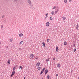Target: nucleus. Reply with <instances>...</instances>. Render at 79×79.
<instances>
[{
	"label": "nucleus",
	"mask_w": 79,
	"mask_h": 79,
	"mask_svg": "<svg viewBox=\"0 0 79 79\" xmlns=\"http://www.w3.org/2000/svg\"><path fill=\"white\" fill-rule=\"evenodd\" d=\"M33 58H34V55H33L32 54H31L30 56V60H32V59H33Z\"/></svg>",
	"instance_id": "obj_1"
},
{
	"label": "nucleus",
	"mask_w": 79,
	"mask_h": 79,
	"mask_svg": "<svg viewBox=\"0 0 79 79\" xmlns=\"http://www.w3.org/2000/svg\"><path fill=\"white\" fill-rule=\"evenodd\" d=\"M58 7L56 9H55V14H57V13H58V11H59V10L58 9Z\"/></svg>",
	"instance_id": "obj_2"
},
{
	"label": "nucleus",
	"mask_w": 79,
	"mask_h": 79,
	"mask_svg": "<svg viewBox=\"0 0 79 79\" xmlns=\"http://www.w3.org/2000/svg\"><path fill=\"white\" fill-rule=\"evenodd\" d=\"M27 2L30 5H32V2L31 0H28L27 1Z\"/></svg>",
	"instance_id": "obj_3"
},
{
	"label": "nucleus",
	"mask_w": 79,
	"mask_h": 79,
	"mask_svg": "<svg viewBox=\"0 0 79 79\" xmlns=\"http://www.w3.org/2000/svg\"><path fill=\"white\" fill-rule=\"evenodd\" d=\"M45 68H43V69L41 71V72L40 74V75H41V74H42V73H44V71H45Z\"/></svg>",
	"instance_id": "obj_4"
},
{
	"label": "nucleus",
	"mask_w": 79,
	"mask_h": 79,
	"mask_svg": "<svg viewBox=\"0 0 79 79\" xmlns=\"http://www.w3.org/2000/svg\"><path fill=\"white\" fill-rule=\"evenodd\" d=\"M46 26H49V25H50V23L48 22H47V23H46Z\"/></svg>",
	"instance_id": "obj_5"
},
{
	"label": "nucleus",
	"mask_w": 79,
	"mask_h": 79,
	"mask_svg": "<svg viewBox=\"0 0 79 79\" xmlns=\"http://www.w3.org/2000/svg\"><path fill=\"white\" fill-rule=\"evenodd\" d=\"M48 72V69H46V70H45V74H46Z\"/></svg>",
	"instance_id": "obj_6"
},
{
	"label": "nucleus",
	"mask_w": 79,
	"mask_h": 79,
	"mask_svg": "<svg viewBox=\"0 0 79 79\" xmlns=\"http://www.w3.org/2000/svg\"><path fill=\"white\" fill-rule=\"evenodd\" d=\"M40 65V62H38L36 64V66H39Z\"/></svg>",
	"instance_id": "obj_7"
},
{
	"label": "nucleus",
	"mask_w": 79,
	"mask_h": 79,
	"mask_svg": "<svg viewBox=\"0 0 79 79\" xmlns=\"http://www.w3.org/2000/svg\"><path fill=\"white\" fill-rule=\"evenodd\" d=\"M19 37H23V33H21L19 34Z\"/></svg>",
	"instance_id": "obj_8"
},
{
	"label": "nucleus",
	"mask_w": 79,
	"mask_h": 79,
	"mask_svg": "<svg viewBox=\"0 0 79 79\" xmlns=\"http://www.w3.org/2000/svg\"><path fill=\"white\" fill-rule=\"evenodd\" d=\"M76 28L77 30H78V28H79V26H78V24H77L76 26Z\"/></svg>",
	"instance_id": "obj_9"
},
{
	"label": "nucleus",
	"mask_w": 79,
	"mask_h": 79,
	"mask_svg": "<svg viewBox=\"0 0 79 79\" xmlns=\"http://www.w3.org/2000/svg\"><path fill=\"white\" fill-rule=\"evenodd\" d=\"M56 51L57 52H58L59 49H58V47H56Z\"/></svg>",
	"instance_id": "obj_10"
},
{
	"label": "nucleus",
	"mask_w": 79,
	"mask_h": 79,
	"mask_svg": "<svg viewBox=\"0 0 79 79\" xmlns=\"http://www.w3.org/2000/svg\"><path fill=\"white\" fill-rule=\"evenodd\" d=\"M7 64H10V60H9L7 61Z\"/></svg>",
	"instance_id": "obj_11"
},
{
	"label": "nucleus",
	"mask_w": 79,
	"mask_h": 79,
	"mask_svg": "<svg viewBox=\"0 0 79 79\" xmlns=\"http://www.w3.org/2000/svg\"><path fill=\"white\" fill-rule=\"evenodd\" d=\"M57 66L58 68H60V65L59 64H58L57 65Z\"/></svg>",
	"instance_id": "obj_12"
},
{
	"label": "nucleus",
	"mask_w": 79,
	"mask_h": 79,
	"mask_svg": "<svg viewBox=\"0 0 79 79\" xmlns=\"http://www.w3.org/2000/svg\"><path fill=\"white\" fill-rule=\"evenodd\" d=\"M42 45H43L44 47H45V43L43 42L42 43Z\"/></svg>",
	"instance_id": "obj_13"
},
{
	"label": "nucleus",
	"mask_w": 79,
	"mask_h": 79,
	"mask_svg": "<svg viewBox=\"0 0 79 79\" xmlns=\"http://www.w3.org/2000/svg\"><path fill=\"white\" fill-rule=\"evenodd\" d=\"M64 45H66V44H67V42L66 41L64 42Z\"/></svg>",
	"instance_id": "obj_14"
},
{
	"label": "nucleus",
	"mask_w": 79,
	"mask_h": 79,
	"mask_svg": "<svg viewBox=\"0 0 79 79\" xmlns=\"http://www.w3.org/2000/svg\"><path fill=\"white\" fill-rule=\"evenodd\" d=\"M37 69L38 70H40V69H41V68L39 66L38 67Z\"/></svg>",
	"instance_id": "obj_15"
},
{
	"label": "nucleus",
	"mask_w": 79,
	"mask_h": 79,
	"mask_svg": "<svg viewBox=\"0 0 79 79\" xmlns=\"http://www.w3.org/2000/svg\"><path fill=\"white\" fill-rule=\"evenodd\" d=\"M13 38L10 39V42H13Z\"/></svg>",
	"instance_id": "obj_16"
},
{
	"label": "nucleus",
	"mask_w": 79,
	"mask_h": 79,
	"mask_svg": "<svg viewBox=\"0 0 79 79\" xmlns=\"http://www.w3.org/2000/svg\"><path fill=\"white\" fill-rule=\"evenodd\" d=\"M15 73V71H13L12 73V75H14Z\"/></svg>",
	"instance_id": "obj_17"
},
{
	"label": "nucleus",
	"mask_w": 79,
	"mask_h": 79,
	"mask_svg": "<svg viewBox=\"0 0 79 79\" xmlns=\"http://www.w3.org/2000/svg\"><path fill=\"white\" fill-rule=\"evenodd\" d=\"M51 14L52 15H54V11H52L51 12Z\"/></svg>",
	"instance_id": "obj_18"
},
{
	"label": "nucleus",
	"mask_w": 79,
	"mask_h": 79,
	"mask_svg": "<svg viewBox=\"0 0 79 79\" xmlns=\"http://www.w3.org/2000/svg\"><path fill=\"white\" fill-rule=\"evenodd\" d=\"M63 19L64 20V21L65 20V19H66V18H65L64 17H62Z\"/></svg>",
	"instance_id": "obj_19"
},
{
	"label": "nucleus",
	"mask_w": 79,
	"mask_h": 79,
	"mask_svg": "<svg viewBox=\"0 0 79 79\" xmlns=\"http://www.w3.org/2000/svg\"><path fill=\"white\" fill-rule=\"evenodd\" d=\"M50 60V58H48V59H47L46 60V61H48Z\"/></svg>",
	"instance_id": "obj_20"
},
{
	"label": "nucleus",
	"mask_w": 79,
	"mask_h": 79,
	"mask_svg": "<svg viewBox=\"0 0 79 79\" xmlns=\"http://www.w3.org/2000/svg\"><path fill=\"white\" fill-rule=\"evenodd\" d=\"M16 69V67H14L13 69V71H14Z\"/></svg>",
	"instance_id": "obj_21"
},
{
	"label": "nucleus",
	"mask_w": 79,
	"mask_h": 79,
	"mask_svg": "<svg viewBox=\"0 0 79 79\" xmlns=\"http://www.w3.org/2000/svg\"><path fill=\"white\" fill-rule=\"evenodd\" d=\"M50 20H52V19H53V18H52V17L51 16L50 17Z\"/></svg>",
	"instance_id": "obj_22"
},
{
	"label": "nucleus",
	"mask_w": 79,
	"mask_h": 79,
	"mask_svg": "<svg viewBox=\"0 0 79 79\" xmlns=\"http://www.w3.org/2000/svg\"><path fill=\"white\" fill-rule=\"evenodd\" d=\"M64 1L65 3H67V0H64Z\"/></svg>",
	"instance_id": "obj_23"
},
{
	"label": "nucleus",
	"mask_w": 79,
	"mask_h": 79,
	"mask_svg": "<svg viewBox=\"0 0 79 79\" xmlns=\"http://www.w3.org/2000/svg\"><path fill=\"white\" fill-rule=\"evenodd\" d=\"M47 78L48 79H49V78H50V76H49V75H48L47 76Z\"/></svg>",
	"instance_id": "obj_24"
},
{
	"label": "nucleus",
	"mask_w": 79,
	"mask_h": 79,
	"mask_svg": "<svg viewBox=\"0 0 79 79\" xmlns=\"http://www.w3.org/2000/svg\"><path fill=\"white\" fill-rule=\"evenodd\" d=\"M56 8V6H55L53 8H52V9L54 10V9H55V8Z\"/></svg>",
	"instance_id": "obj_25"
},
{
	"label": "nucleus",
	"mask_w": 79,
	"mask_h": 79,
	"mask_svg": "<svg viewBox=\"0 0 79 79\" xmlns=\"http://www.w3.org/2000/svg\"><path fill=\"white\" fill-rule=\"evenodd\" d=\"M76 48H75L74 50H73V52H76Z\"/></svg>",
	"instance_id": "obj_26"
},
{
	"label": "nucleus",
	"mask_w": 79,
	"mask_h": 79,
	"mask_svg": "<svg viewBox=\"0 0 79 79\" xmlns=\"http://www.w3.org/2000/svg\"><path fill=\"white\" fill-rule=\"evenodd\" d=\"M49 41H50V40H49V39H48L47 40V42H49Z\"/></svg>",
	"instance_id": "obj_27"
},
{
	"label": "nucleus",
	"mask_w": 79,
	"mask_h": 79,
	"mask_svg": "<svg viewBox=\"0 0 79 79\" xmlns=\"http://www.w3.org/2000/svg\"><path fill=\"white\" fill-rule=\"evenodd\" d=\"M19 68H20L21 69H23V67L20 66L19 67Z\"/></svg>",
	"instance_id": "obj_28"
},
{
	"label": "nucleus",
	"mask_w": 79,
	"mask_h": 79,
	"mask_svg": "<svg viewBox=\"0 0 79 79\" xmlns=\"http://www.w3.org/2000/svg\"><path fill=\"white\" fill-rule=\"evenodd\" d=\"M14 1L15 2H16V3H17V0H14Z\"/></svg>",
	"instance_id": "obj_29"
},
{
	"label": "nucleus",
	"mask_w": 79,
	"mask_h": 79,
	"mask_svg": "<svg viewBox=\"0 0 79 79\" xmlns=\"http://www.w3.org/2000/svg\"><path fill=\"white\" fill-rule=\"evenodd\" d=\"M23 41H21V42L19 44H22V43H23Z\"/></svg>",
	"instance_id": "obj_30"
},
{
	"label": "nucleus",
	"mask_w": 79,
	"mask_h": 79,
	"mask_svg": "<svg viewBox=\"0 0 79 79\" xmlns=\"http://www.w3.org/2000/svg\"><path fill=\"white\" fill-rule=\"evenodd\" d=\"M35 60H37V59H38V57L36 56L35 58Z\"/></svg>",
	"instance_id": "obj_31"
},
{
	"label": "nucleus",
	"mask_w": 79,
	"mask_h": 79,
	"mask_svg": "<svg viewBox=\"0 0 79 79\" xmlns=\"http://www.w3.org/2000/svg\"><path fill=\"white\" fill-rule=\"evenodd\" d=\"M3 25H2L1 27V29H3Z\"/></svg>",
	"instance_id": "obj_32"
},
{
	"label": "nucleus",
	"mask_w": 79,
	"mask_h": 79,
	"mask_svg": "<svg viewBox=\"0 0 79 79\" xmlns=\"http://www.w3.org/2000/svg\"><path fill=\"white\" fill-rule=\"evenodd\" d=\"M73 45V47H75L76 46V44H74Z\"/></svg>",
	"instance_id": "obj_33"
},
{
	"label": "nucleus",
	"mask_w": 79,
	"mask_h": 79,
	"mask_svg": "<svg viewBox=\"0 0 79 79\" xmlns=\"http://www.w3.org/2000/svg\"><path fill=\"white\" fill-rule=\"evenodd\" d=\"M55 59H56V57H54L53 58V60H55Z\"/></svg>",
	"instance_id": "obj_34"
},
{
	"label": "nucleus",
	"mask_w": 79,
	"mask_h": 79,
	"mask_svg": "<svg viewBox=\"0 0 79 79\" xmlns=\"http://www.w3.org/2000/svg\"><path fill=\"white\" fill-rule=\"evenodd\" d=\"M58 76V74H57L56 75V77H57V76Z\"/></svg>",
	"instance_id": "obj_35"
},
{
	"label": "nucleus",
	"mask_w": 79,
	"mask_h": 79,
	"mask_svg": "<svg viewBox=\"0 0 79 79\" xmlns=\"http://www.w3.org/2000/svg\"><path fill=\"white\" fill-rule=\"evenodd\" d=\"M4 16H5L4 15H3L2 16V18H3V17H4Z\"/></svg>",
	"instance_id": "obj_36"
},
{
	"label": "nucleus",
	"mask_w": 79,
	"mask_h": 79,
	"mask_svg": "<svg viewBox=\"0 0 79 79\" xmlns=\"http://www.w3.org/2000/svg\"><path fill=\"white\" fill-rule=\"evenodd\" d=\"M19 50H22V49H21V48H19Z\"/></svg>",
	"instance_id": "obj_37"
},
{
	"label": "nucleus",
	"mask_w": 79,
	"mask_h": 79,
	"mask_svg": "<svg viewBox=\"0 0 79 79\" xmlns=\"http://www.w3.org/2000/svg\"><path fill=\"white\" fill-rule=\"evenodd\" d=\"M46 16H48V13H47V14H46Z\"/></svg>",
	"instance_id": "obj_38"
},
{
	"label": "nucleus",
	"mask_w": 79,
	"mask_h": 79,
	"mask_svg": "<svg viewBox=\"0 0 79 79\" xmlns=\"http://www.w3.org/2000/svg\"><path fill=\"white\" fill-rule=\"evenodd\" d=\"M13 76V75H12V74H11V75L10 76V77H12V76Z\"/></svg>",
	"instance_id": "obj_39"
},
{
	"label": "nucleus",
	"mask_w": 79,
	"mask_h": 79,
	"mask_svg": "<svg viewBox=\"0 0 79 79\" xmlns=\"http://www.w3.org/2000/svg\"><path fill=\"white\" fill-rule=\"evenodd\" d=\"M47 16H46L45 18V19H46V18H47Z\"/></svg>",
	"instance_id": "obj_40"
},
{
	"label": "nucleus",
	"mask_w": 79,
	"mask_h": 79,
	"mask_svg": "<svg viewBox=\"0 0 79 79\" xmlns=\"http://www.w3.org/2000/svg\"><path fill=\"white\" fill-rule=\"evenodd\" d=\"M73 69L72 70V71H71V73H73Z\"/></svg>",
	"instance_id": "obj_41"
},
{
	"label": "nucleus",
	"mask_w": 79,
	"mask_h": 79,
	"mask_svg": "<svg viewBox=\"0 0 79 79\" xmlns=\"http://www.w3.org/2000/svg\"><path fill=\"white\" fill-rule=\"evenodd\" d=\"M71 1H72V0H69V2H71Z\"/></svg>",
	"instance_id": "obj_42"
},
{
	"label": "nucleus",
	"mask_w": 79,
	"mask_h": 79,
	"mask_svg": "<svg viewBox=\"0 0 79 79\" xmlns=\"http://www.w3.org/2000/svg\"><path fill=\"white\" fill-rule=\"evenodd\" d=\"M24 79H26V77H24Z\"/></svg>",
	"instance_id": "obj_43"
},
{
	"label": "nucleus",
	"mask_w": 79,
	"mask_h": 79,
	"mask_svg": "<svg viewBox=\"0 0 79 79\" xmlns=\"http://www.w3.org/2000/svg\"><path fill=\"white\" fill-rule=\"evenodd\" d=\"M6 0V1H8V0Z\"/></svg>",
	"instance_id": "obj_44"
}]
</instances>
